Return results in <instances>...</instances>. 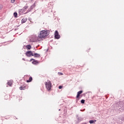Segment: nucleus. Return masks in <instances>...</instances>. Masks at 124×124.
<instances>
[{
    "label": "nucleus",
    "instance_id": "nucleus-1",
    "mask_svg": "<svg viewBox=\"0 0 124 124\" xmlns=\"http://www.w3.org/2000/svg\"><path fill=\"white\" fill-rule=\"evenodd\" d=\"M49 35V31H40V34H39V38H45L46 36Z\"/></svg>",
    "mask_w": 124,
    "mask_h": 124
},
{
    "label": "nucleus",
    "instance_id": "nucleus-2",
    "mask_svg": "<svg viewBox=\"0 0 124 124\" xmlns=\"http://www.w3.org/2000/svg\"><path fill=\"white\" fill-rule=\"evenodd\" d=\"M47 91H50L51 88H52V84H51V81L49 80H47V82L45 83Z\"/></svg>",
    "mask_w": 124,
    "mask_h": 124
},
{
    "label": "nucleus",
    "instance_id": "nucleus-3",
    "mask_svg": "<svg viewBox=\"0 0 124 124\" xmlns=\"http://www.w3.org/2000/svg\"><path fill=\"white\" fill-rule=\"evenodd\" d=\"M54 35H55V38L56 39H60V38H61V36L60 35V34H59V32H58L57 31H55Z\"/></svg>",
    "mask_w": 124,
    "mask_h": 124
},
{
    "label": "nucleus",
    "instance_id": "nucleus-4",
    "mask_svg": "<svg viewBox=\"0 0 124 124\" xmlns=\"http://www.w3.org/2000/svg\"><path fill=\"white\" fill-rule=\"evenodd\" d=\"M26 56H27V57H31L33 56V53L31 51H28L26 53Z\"/></svg>",
    "mask_w": 124,
    "mask_h": 124
},
{
    "label": "nucleus",
    "instance_id": "nucleus-5",
    "mask_svg": "<svg viewBox=\"0 0 124 124\" xmlns=\"http://www.w3.org/2000/svg\"><path fill=\"white\" fill-rule=\"evenodd\" d=\"M32 38L33 41H36V40H38V39H39V37L37 36L36 35L34 34L32 36Z\"/></svg>",
    "mask_w": 124,
    "mask_h": 124
},
{
    "label": "nucleus",
    "instance_id": "nucleus-6",
    "mask_svg": "<svg viewBox=\"0 0 124 124\" xmlns=\"http://www.w3.org/2000/svg\"><path fill=\"white\" fill-rule=\"evenodd\" d=\"M31 61H33L32 62V63L33 64H38V63H39V62H38V61L37 60H35L33 59H31Z\"/></svg>",
    "mask_w": 124,
    "mask_h": 124
},
{
    "label": "nucleus",
    "instance_id": "nucleus-7",
    "mask_svg": "<svg viewBox=\"0 0 124 124\" xmlns=\"http://www.w3.org/2000/svg\"><path fill=\"white\" fill-rule=\"evenodd\" d=\"M34 58H39L40 57V54L34 53L33 54Z\"/></svg>",
    "mask_w": 124,
    "mask_h": 124
},
{
    "label": "nucleus",
    "instance_id": "nucleus-8",
    "mask_svg": "<svg viewBox=\"0 0 124 124\" xmlns=\"http://www.w3.org/2000/svg\"><path fill=\"white\" fill-rule=\"evenodd\" d=\"M83 93L82 91H80L78 92L77 95V98H78L79 96H80V94Z\"/></svg>",
    "mask_w": 124,
    "mask_h": 124
},
{
    "label": "nucleus",
    "instance_id": "nucleus-9",
    "mask_svg": "<svg viewBox=\"0 0 124 124\" xmlns=\"http://www.w3.org/2000/svg\"><path fill=\"white\" fill-rule=\"evenodd\" d=\"M27 22V18H23L21 20L22 24H24V23H26Z\"/></svg>",
    "mask_w": 124,
    "mask_h": 124
},
{
    "label": "nucleus",
    "instance_id": "nucleus-10",
    "mask_svg": "<svg viewBox=\"0 0 124 124\" xmlns=\"http://www.w3.org/2000/svg\"><path fill=\"white\" fill-rule=\"evenodd\" d=\"M26 48L28 49V50H30V49L31 48V45H27L26 46Z\"/></svg>",
    "mask_w": 124,
    "mask_h": 124
},
{
    "label": "nucleus",
    "instance_id": "nucleus-11",
    "mask_svg": "<svg viewBox=\"0 0 124 124\" xmlns=\"http://www.w3.org/2000/svg\"><path fill=\"white\" fill-rule=\"evenodd\" d=\"M32 80V78L30 77L29 78V79L27 80V83H30V82H31V81Z\"/></svg>",
    "mask_w": 124,
    "mask_h": 124
},
{
    "label": "nucleus",
    "instance_id": "nucleus-12",
    "mask_svg": "<svg viewBox=\"0 0 124 124\" xmlns=\"http://www.w3.org/2000/svg\"><path fill=\"white\" fill-rule=\"evenodd\" d=\"M95 122H96V120H90L89 121V123L90 124H93V123H95Z\"/></svg>",
    "mask_w": 124,
    "mask_h": 124
},
{
    "label": "nucleus",
    "instance_id": "nucleus-13",
    "mask_svg": "<svg viewBox=\"0 0 124 124\" xmlns=\"http://www.w3.org/2000/svg\"><path fill=\"white\" fill-rule=\"evenodd\" d=\"M8 85H9V86H11V85H12V81H8Z\"/></svg>",
    "mask_w": 124,
    "mask_h": 124
},
{
    "label": "nucleus",
    "instance_id": "nucleus-14",
    "mask_svg": "<svg viewBox=\"0 0 124 124\" xmlns=\"http://www.w3.org/2000/svg\"><path fill=\"white\" fill-rule=\"evenodd\" d=\"M25 88L26 87L24 86H21L20 87H19V89L21 91H22V90H25Z\"/></svg>",
    "mask_w": 124,
    "mask_h": 124
},
{
    "label": "nucleus",
    "instance_id": "nucleus-15",
    "mask_svg": "<svg viewBox=\"0 0 124 124\" xmlns=\"http://www.w3.org/2000/svg\"><path fill=\"white\" fill-rule=\"evenodd\" d=\"M23 8H24V10H26V9H28V8H29V6H25Z\"/></svg>",
    "mask_w": 124,
    "mask_h": 124
},
{
    "label": "nucleus",
    "instance_id": "nucleus-16",
    "mask_svg": "<svg viewBox=\"0 0 124 124\" xmlns=\"http://www.w3.org/2000/svg\"><path fill=\"white\" fill-rule=\"evenodd\" d=\"M18 14H17V13H14V16H15V17H17Z\"/></svg>",
    "mask_w": 124,
    "mask_h": 124
},
{
    "label": "nucleus",
    "instance_id": "nucleus-17",
    "mask_svg": "<svg viewBox=\"0 0 124 124\" xmlns=\"http://www.w3.org/2000/svg\"><path fill=\"white\" fill-rule=\"evenodd\" d=\"M81 103H82V104L85 103V100H84V99L81 100Z\"/></svg>",
    "mask_w": 124,
    "mask_h": 124
},
{
    "label": "nucleus",
    "instance_id": "nucleus-18",
    "mask_svg": "<svg viewBox=\"0 0 124 124\" xmlns=\"http://www.w3.org/2000/svg\"><path fill=\"white\" fill-rule=\"evenodd\" d=\"M11 2L12 3H14V2H15V0H11Z\"/></svg>",
    "mask_w": 124,
    "mask_h": 124
},
{
    "label": "nucleus",
    "instance_id": "nucleus-19",
    "mask_svg": "<svg viewBox=\"0 0 124 124\" xmlns=\"http://www.w3.org/2000/svg\"><path fill=\"white\" fill-rule=\"evenodd\" d=\"M59 89H60V90H61V89H62V86H60L59 87Z\"/></svg>",
    "mask_w": 124,
    "mask_h": 124
},
{
    "label": "nucleus",
    "instance_id": "nucleus-20",
    "mask_svg": "<svg viewBox=\"0 0 124 124\" xmlns=\"http://www.w3.org/2000/svg\"><path fill=\"white\" fill-rule=\"evenodd\" d=\"M60 74H61V75H62V73H60Z\"/></svg>",
    "mask_w": 124,
    "mask_h": 124
},
{
    "label": "nucleus",
    "instance_id": "nucleus-21",
    "mask_svg": "<svg viewBox=\"0 0 124 124\" xmlns=\"http://www.w3.org/2000/svg\"><path fill=\"white\" fill-rule=\"evenodd\" d=\"M32 8V6L31 7V9Z\"/></svg>",
    "mask_w": 124,
    "mask_h": 124
},
{
    "label": "nucleus",
    "instance_id": "nucleus-22",
    "mask_svg": "<svg viewBox=\"0 0 124 124\" xmlns=\"http://www.w3.org/2000/svg\"><path fill=\"white\" fill-rule=\"evenodd\" d=\"M22 60H23L24 61H25V59H23Z\"/></svg>",
    "mask_w": 124,
    "mask_h": 124
},
{
    "label": "nucleus",
    "instance_id": "nucleus-23",
    "mask_svg": "<svg viewBox=\"0 0 124 124\" xmlns=\"http://www.w3.org/2000/svg\"><path fill=\"white\" fill-rule=\"evenodd\" d=\"M59 111H61V109H59Z\"/></svg>",
    "mask_w": 124,
    "mask_h": 124
},
{
    "label": "nucleus",
    "instance_id": "nucleus-24",
    "mask_svg": "<svg viewBox=\"0 0 124 124\" xmlns=\"http://www.w3.org/2000/svg\"><path fill=\"white\" fill-rule=\"evenodd\" d=\"M120 107H122V106H120Z\"/></svg>",
    "mask_w": 124,
    "mask_h": 124
}]
</instances>
